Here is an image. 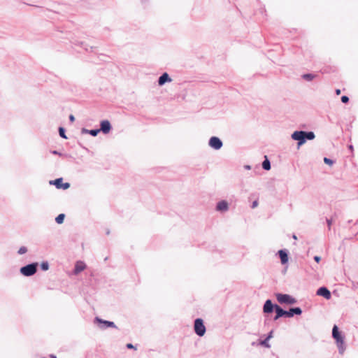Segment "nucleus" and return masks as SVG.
I'll return each instance as SVG.
<instances>
[{
	"label": "nucleus",
	"mask_w": 358,
	"mask_h": 358,
	"mask_svg": "<svg viewBox=\"0 0 358 358\" xmlns=\"http://www.w3.org/2000/svg\"><path fill=\"white\" fill-rule=\"evenodd\" d=\"M275 310L276 312V315L274 318L275 320H278L279 317H282V316H285L287 317H291L294 315V314H296V315L301 314V310L300 308H292L289 311H286V310H282L279 306L275 305Z\"/></svg>",
	"instance_id": "nucleus-1"
},
{
	"label": "nucleus",
	"mask_w": 358,
	"mask_h": 358,
	"mask_svg": "<svg viewBox=\"0 0 358 358\" xmlns=\"http://www.w3.org/2000/svg\"><path fill=\"white\" fill-rule=\"evenodd\" d=\"M292 138L294 140L299 141L298 147H299L305 143V138L312 140L315 138V134L312 131H310V132H306V131H294L292 135Z\"/></svg>",
	"instance_id": "nucleus-2"
},
{
	"label": "nucleus",
	"mask_w": 358,
	"mask_h": 358,
	"mask_svg": "<svg viewBox=\"0 0 358 358\" xmlns=\"http://www.w3.org/2000/svg\"><path fill=\"white\" fill-rule=\"evenodd\" d=\"M38 263L31 262L20 268V273L25 277H30L34 275L38 270Z\"/></svg>",
	"instance_id": "nucleus-3"
},
{
	"label": "nucleus",
	"mask_w": 358,
	"mask_h": 358,
	"mask_svg": "<svg viewBox=\"0 0 358 358\" xmlns=\"http://www.w3.org/2000/svg\"><path fill=\"white\" fill-rule=\"evenodd\" d=\"M332 336L336 341L337 346L339 348L341 353H343L344 350V340L343 337L338 331V329L336 325H334V327H333Z\"/></svg>",
	"instance_id": "nucleus-4"
},
{
	"label": "nucleus",
	"mask_w": 358,
	"mask_h": 358,
	"mask_svg": "<svg viewBox=\"0 0 358 358\" xmlns=\"http://www.w3.org/2000/svg\"><path fill=\"white\" fill-rule=\"evenodd\" d=\"M194 331L195 333L199 336H202L205 334L206 327L203 324V322L201 319L198 318L194 321Z\"/></svg>",
	"instance_id": "nucleus-5"
},
{
	"label": "nucleus",
	"mask_w": 358,
	"mask_h": 358,
	"mask_svg": "<svg viewBox=\"0 0 358 358\" xmlns=\"http://www.w3.org/2000/svg\"><path fill=\"white\" fill-rule=\"evenodd\" d=\"M50 185H53L55 186L57 189H67L70 187V184L69 182H63V178H59L50 181Z\"/></svg>",
	"instance_id": "nucleus-6"
},
{
	"label": "nucleus",
	"mask_w": 358,
	"mask_h": 358,
	"mask_svg": "<svg viewBox=\"0 0 358 358\" xmlns=\"http://www.w3.org/2000/svg\"><path fill=\"white\" fill-rule=\"evenodd\" d=\"M73 45H74L73 48L78 53L87 52L88 50V45L85 42H83L81 41H76L73 43Z\"/></svg>",
	"instance_id": "nucleus-7"
},
{
	"label": "nucleus",
	"mask_w": 358,
	"mask_h": 358,
	"mask_svg": "<svg viewBox=\"0 0 358 358\" xmlns=\"http://www.w3.org/2000/svg\"><path fill=\"white\" fill-rule=\"evenodd\" d=\"M277 299H278V301L282 303H289V304H292L295 302V300L291 297L289 295H287V294H278L277 296Z\"/></svg>",
	"instance_id": "nucleus-8"
},
{
	"label": "nucleus",
	"mask_w": 358,
	"mask_h": 358,
	"mask_svg": "<svg viewBox=\"0 0 358 358\" xmlns=\"http://www.w3.org/2000/svg\"><path fill=\"white\" fill-rule=\"evenodd\" d=\"M209 145L210 147L218 150L222 146V143L219 138L213 136L210 138Z\"/></svg>",
	"instance_id": "nucleus-9"
},
{
	"label": "nucleus",
	"mask_w": 358,
	"mask_h": 358,
	"mask_svg": "<svg viewBox=\"0 0 358 358\" xmlns=\"http://www.w3.org/2000/svg\"><path fill=\"white\" fill-rule=\"evenodd\" d=\"M317 294L324 297L326 299H330L331 296L329 290L324 287L319 288L317 291Z\"/></svg>",
	"instance_id": "nucleus-10"
},
{
	"label": "nucleus",
	"mask_w": 358,
	"mask_h": 358,
	"mask_svg": "<svg viewBox=\"0 0 358 358\" xmlns=\"http://www.w3.org/2000/svg\"><path fill=\"white\" fill-rule=\"evenodd\" d=\"M86 267L85 264L83 262L78 261L73 268V273L77 275L83 271Z\"/></svg>",
	"instance_id": "nucleus-11"
},
{
	"label": "nucleus",
	"mask_w": 358,
	"mask_h": 358,
	"mask_svg": "<svg viewBox=\"0 0 358 358\" xmlns=\"http://www.w3.org/2000/svg\"><path fill=\"white\" fill-rule=\"evenodd\" d=\"M111 127L109 121L108 120H103L101 122V129L103 133L108 134L110 131Z\"/></svg>",
	"instance_id": "nucleus-12"
},
{
	"label": "nucleus",
	"mask_w": 358,
	"mask_h": 358,
	"mask_svg": "<svg viewBox=\"0 0 358 358\" xmlns=\"http://www.w3.org/2000/svg\"><path fill=\"white\" fill-rule=\"evenodd\" d=\"M273 308H275V306L273 305L271 301L267 300L264 305L263 310L264 313H271Z\"/></svg>",
	"instance_id": "nucleus-13"
},
{
	"label": "nucleus",
	"mask_w": 358,
	"mask_h": 358,
	"mask_svg": "<svg viewBox=\"0 0 358 358\" xmlns=\"http://www.w3.org/2000/svg\"><path fill=\"white\" fill-rule=\"evenodd\" d=\"M95 322H99L100 324H103V325L101 326L102 328L115 327V324L113 322L103 321V320L99 319L98 317H96L95 319Z\"/></svg>",
	"instance_id": "nucleus-14"
},
{
	"label": "nucleus",
	"mask_w": 358,
	"mask_h": 358,
	"mask_svg": "<svg viewBox=\"0 0 358 358\" xmlns=\"http://www.w3.org/2000/svg\"><path fill=\"white\" fill-rule=\"evenodd\" d=\"M168 81H171V79L169 78L167 73H164L159 77L158 83L159 85H162Z\"/></svg>",
	"instance_id": "nucleus-15"
},
{
	"label": "nucleus",
	"mask_w": 358,
	"mask_h": 358,
	"mask_svg": "<svg viewBox=\"0 0 358 358\" xmlns=\"http://www.w3.org/2000/svg\"><path fill=\"white\" fill-rule=\"evenodd\" d=\"M217 210L225 211L228 209V203L225 201H220L216 207Z\"/></svg>",
	"instance_id": "nucleus-16"
},
{
	"label": "nucleus",
	"mask_w": 358,
	"mask_h": 358,
	"mask_svg": "<svg viewBox=\"0 0 358 358\" xmlns=\"http://www.w3.org/2000/svg\"><path fill=\"white\" fill-rule=\"evenodd\" d=\"M282 264H286L288 262V256L283 250L278 252Z\"/></svg>",
	"instance_id": "nucleus-17"
},
{
	"label": "nucleus",
	"mask_w": 358,
	"mask_h": 358,
	"mask_svg": "<svg viewBox=\"0 0 358 358\" xmlns=\"http://www.w3.org/2000/svg\"><path fill=\"white\" fill-rule=\"evenodd\" d=\"M64 218L65 215L64 213H60L55 217V222L56 223L61 224L64 222Z\"/></svg>",
	"instance_id": "nucleus-18"
},
{
	"label": "nucleus",
	"mask_w": 358,
	"mask_h": 358,
	"mask_svg": "<svg viewBox=\"0 0 358 358\" xmlns=\"http://www.w3.org/2000/svg\"><path fill=\"white\" fill-rule=\"evenodd\" d=\"M262 167H263L264 169H265L266 171H268V170L271 169L270 162L266 156H265V160L262 163Z\"/></svg>",
	"instance_id": "nucleus-19"
},
{
	"label": "nucleus",
	"mask_w": 358,
	"mask_h": 358,
	"mask_svg": "<svg viewBox=\"0 0 358 358\" xmlns=\"http://www.w3.org/2000/svg\"><path fill=\"white\" fill-rule=\"evenodd\" d=\"M59 136L64 139H67V136H66V129L63 127H59L58 129Z\"/></svg>",
	"instance_id": "nucleus-20"
},
{
	"label": "nucleus",
	"mask_w": 358,
	"mask_h": 358,
	"mask_svg": "<svg viewBox=\"0 0 358 358\" xmlns=\"http://www.w3.org/2000/svg\"><path fill=\"white\" fill-rule=\"evenodd\" d=\"M272 337V331L270 332L269 335L268 336V337L260 342V344L266 348H269L270 347V345L268 343V341Z\"/></svg>",
	"instance_id": "nucleus-21"
},
{
	"label": "nucleus",
	"mask_w": 358,
	"mask_h": 358,
	"mask_svg": "<svg viewBox=\"0 0 358 358\" xmlns=\"http://www.w3.org/2000/svg\"><path fill=\"white\" fill-rule=\"evenodd\" d=\"M49 263L47 261H43L40 264L41 269L43 271H48L49 269Z\"/></svg>",
	"instance_id": "nucleus-22"
},
{
	"label": "nucleus",
	"mask_w": 358,
	"mask_h": 358,
	"mask_svg": "<svg viewBox=\"0 0 358 358\" xmlns=\"http://www.w3.org/2000/svg\"><path fill=\"white\" fill-rule=\"evenodd\" d=\"M27 252V248L25 246H22L19 248L17 253L19 255H24Z\"/></svg>",
	"instance_id": "nucleus-23"
},
{
	"label": "nucleus",
	"mask_w": 358,
	"mask_h": 358,
	"mask_svg": "<svg viewBox=\"0 0 358 358\" xmlns=\"http://www.w3.org/2000/svg\"><path fill=\"white\" fill-rule=\"evenodd\" d=\"M303 78L308 80H312L315 78V76L310 73H308L303 75Z\"/></svg>",
	"instance_id": "nucleus-24"
},
{
	"label": "nucleus",
	"mask_w": 358,
	"mask_h": 358,
	"mask_svg": "<svg viewBox=\"0 0 358 358\" xmlns=\"http://www.w3.org/2000/svg\"><path fill=\"white\" fill-rule=\"evenodd\" d=\"M324 162L327 164H329V165H332L333 164V161L331 159H329V158H327V157H324Z\"/></svg>",
	"instance_id": "nucleus-25"
},
{
	"label": "nucleus",
	"mask_w": 358,
	"mask_h": 358,
	"mask_svg": "<svg viewBox=\"0 0 358 358\" xmlns=\"http://www.w3.org/2000/svg\"><path fill=\"white\" fill-rule=\"evenodd\" d=\"M100 131V129H91V135L92 136H96L97 134Z\"/></svg>",
	"instance_id": "nucleus-26"
},
{
	"label": "nucleus",
	"mask_w": 358,
	"mask_h": 358,
	"mask_svg": "<svg viewBox=\"0 0 358 358\" xmlns=\"http://www.w3.org/2000/svg\"><path fill=\"white\" fill-rule=\"evenodd\" d=\"M81 134H90V129H86V128H83L81 130Z\"/></svg>",
	"instance_id": "nucleus-27"
},
{
	"label": "nucleus",
	"mask_w": 358,
	"mask_h": 358,
	"mask_svg": "<svg viewBox=\"0 0 358 358\" xmlns=\"http://www.w3.org/2000/svg\"><path fill=\"white\" fill-rule=\"evenodd\" d=\"M341 101L343 103H348L349 101V98L347 96H343L341 97Z\"/></svg>",
	"instance_id": "nucleus-28"
},
{
	"label": "nucleus",
	"mask_w": 358,
	"mask_h": 358,
	"mask_svg": "<svg viewBox=\"0 0 358 358\" xmlns=\"http://www.w3.org/2000/svg\"><path fill=\"white\" fill-rule=\"evenodd\" d=\"M51 153L52 155H59V156L62 155V154L60 152L57 151V150H52Z\"/></svg>",
	"instance_id": "nucleus-29"
},
{
	"label": "nucleus",
	"mask_w": 358,
	"mask_h": 358,
	"mask_svg": "<svg viewBox=\"0 0 358 358\" xmlns=\"http://www.w3.org/2000/svg\"><path fill=\"white\" fill-rule=\"evenodd\" d=\"M327 222L329 229H331V226L332 224V220L331 219H328L327 220Z\"/></svg>",
	"instance_id": "nucleus-30"
},
{
	"label": "nucleus",
	"mask_w": 358,
	"mask_h": 358,
	"mask_svg": "<svg viewBox=\"0 0 358 358\" xmlns=\"http://www.w3.org/2000/svg\"><path fill=\"white\" fill-rule=\"evenodd\" d=\"M69 118L71 122H73L75 121V117L73 115H70Z\"/></svg>",
	"instance_id": "nucleus-31"
},
{
	"label": "nucleus",
	"mask_w": 358,
	"mask_h": 358,
	"mask_svg": "<svg viewBox=\"0 0 358 358\" xmlns=\"http://www.w3.org/2000/svg\"><path fill=\"white\" fill-rule=\"evenodd\" d=\"M257 206H258V201H255L252 203V208H256Z\"/></svg>",
	"instance_id": "nucleus-32"
},
{
	"label": "nucleus",
	"mask_w": 358,
	"mask_h": 358,
	"mask_svg": "<svg viewBox=\"0 0 358 358\" xmlns=\"http://www.w3.org/2000/svg\"><path fill=\"white\" fill-rule=\"evenodd\" d=\"M314 259H315V261L316 262L319 263V262H320V259H321V258H320V257H319V256H315V257H314Z\"/></svg>",
	"instance_id": "nucleus-33"
},
{
	"label": "nucleus",
	"mask_w": 358,
	"mask_h": 358,
	"mask_svg": "<svg viewBox=\"0 0 358 358\" xmlns=\"http://www.w3.org/2000/svg\"><path fill=\"white\" fill-rule=\"evenodd\" d=\"M127 348H129V349L134 348V345L131 343H128L127 345Z\"/></svg>",
	"instance_id": "nucleus-34"
},
{
	"label": "nucleus",
	"mask_w": 358,
	"mask_h": 358,
	"mask_svg": "<svg viewBox=\"0 0 358 358\" xmlns=\"http://www.w3.org/2000/svg\"><path fill=\"white\" fill-rule=\"evenodd\" d=\"M341 90H339V89L336 90V94L337 95H339V94H341Z\"/></svg>",
	"instance_id": "nucleus-35"
},
{
	"label": "nucleus",
	"mask_w": 358,
	"mask_h": 358,
	"mask_svg": "<svg viewBox=\"0 0 358 358\" xmlns=\"http://www.w3.org/2000/svg\"><path fill=\"white\" fill-rule=\"evenodd\" d=\"M50 358H57L56 355H53V354H50Z\"/></svg>",
	"instance_id": "nucleus-36"
},
{
	"label": "nucleus",
	"mask_w": 358,
	"mask_h": 358,
	"mask_svg": "<svg viewBox=\"0 0 358 358\" xmlns=\"http://www.w3.org/2000/svg\"><path fill=\"white\" fill-rule=\"evenodd\" d=\"M348 148H349V149H350L352 152H353L354 148H353V146H352V145H349V147H348Z\"/></svg>",
	"instance_id": "nucleus-37"
},
{
	"label": "nucleus",
	"mask_w": 358,
	"mask_h": 358,
	"mask_svg": "<svg viewBox=\"0 0 358 358\" xmlns=\"http://www.w3.org/2000/svg\"><path fill=\"white\" fill-rule=\"evenodd\" d=\"M79 145H80L83 148H84V149H85L87 151H88V149H87L86 147L83 146L80 143H79Z\"/></svg>",
	"instance_id": "nucleus-38"
},
{
	"label": "nucleus",
	"mask_w": 358,
	"mask_h": 358,
	"mask_svg": "<svg viewBox=\"0 0 358 358\" xmlns=\"http://www.w3.org/2000/svg\"><path fill=\"white\" fill-rule=\"evenodd\" d=\"M293 238H294V239H296V238H296V236L295 235H294V236H293Z\"/></svg>",
	"instance_id": "nucleus-39"
},
{
	"label": "nucleus",
	"mask_w": 358,
	"mask_h": 358,
	"mask_svg": "<svg viewBox=\"0 0 358 358\" xmlns=\"http://www.w3.org/2000/svg\"><path fill=\"white\" fill-rule=\"evenodd\" d=\"M42 358H47V357H42Z\"/></svg>",
	"instance_id": "nucleus-40"
}]
</instances>
